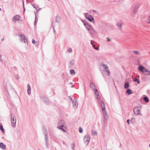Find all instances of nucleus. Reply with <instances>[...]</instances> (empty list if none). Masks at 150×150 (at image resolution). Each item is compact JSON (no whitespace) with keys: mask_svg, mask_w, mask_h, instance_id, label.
<instances>
[{"mask_svg":"<svg viewBox=\"0 0 150 150\" xmlns=\"http://www.w3.org/2000/svg\"><path fill=\"white\" fill-rule=\"evenodd\" d=\"M65 123L64 120H61L59 122L57 125V127L63 131L66 132L67 129V127L65 126Z\"/></svg>","mask_w":150,"mask_h":150,"instance_id":"obj_1","label":"nucleus"},{"mask_svg":"<svg viewBox=\"0 0 150 150\" xmlns=\"http://www.w3.org/2000/svg\"><path fill=\"white\" fill-rule=\"evenodd\" d=\"M101 105L102 110V112L103 114V116L105 120H107L108 119V115L107 112H106L105 110V104L104 102L103 101H102L101 103Z\"/></svg>","mask_w":150,"mask_h":150,"instance_id":"obj_2","label":"nucleus"},{"mask_svg":"<svg viewBox=\"0 0 150 150\" xmlns=\"http://www.w3.org/2000/svg\"><path fill=\"white\" fill-rule=\"evenodd\" d=\"M11 121L12 126L15 127L16 126V118L15 117L13 116L12 114H11Z\"/></svg>","mask_w":150,"mask_h":150,"instance_id":"obj_3","label":"nucleus"},{"mask_svg":"<svg viewBox=\"0 0 150 150\" xmlns=\"http://www.w3.org/2000/svg\"><path fill=\"white\" fill-rule=\"evenodd\" d=\"M41 99L43 102L46 104H48L50 103V101L48 98L46 97L45 96H42L41 97Z\"/></svg>","mask_w":150,"mask_h":150,"instance_id":"obj_4","label":"nucleus"},{"mask_svg":"<svg viewBox=\"0 0 150 150\" xmlns=\"http://www.w3.org/2000/svg\"><path fill=\"white\" fill-rule=\"evenodd\" d=\"M90 137L89 135H87V136H85L84 138V141L85 143L87 145L90 140Z\"/></svg>","mask_w":150,"mask_h":150,"instance_id":"obj_5","label":"nucleus"},{"mask_svg":"<svg viewBox=\"0 0 150 150\" xmlns=\"http://www.w3.org/2000/svg\"><path fill=\"white\" fill-rule=\"evenodd\" d=\"M18 35L20 37L21 40L22 41H23V42L25 43L27 42V40L25 39L26 37L23 34H18Z\"/></svg>","mask_w":150,"mask_h":150,"instance_id":"obj_6","label":"nucleus"},{"mask_svg":"<svg viewBox=\"0 0 150 150\" xmlns=\"http://www.w3.org/2000/svg\"><path fill=\"white\" fill-rule=\"evenodd\" d=\"M139 107V106H137L135 107L133 109V111L134 114L137 115L141 114V113L140 112V110L139 109H138Z\"/></svg>","mask_w":150,"mask_h":150,"instance_id":"obj_7","label":"nucleus"},{"mask_svg":"<svg viewBox=\"0 0 150 150\" xmlns=\"http://www.w3.org/2000/svg\"><path fill=\"white\" fill-rule=\"evenodd\" d=\"M139 6L137 5H135L134 7V9H133V12L132 13V15H134L136 14L138 11V8Z\"/></svg>","mask_w":150,"mask_h":150,"instance_id":"obj_8","label":"nucleus"},{"mask_svg":"<svg viewBox=\"0 0 150 150\" xmlns=\"http://www.w3.org/2000/svg\"><path fill=\"white\" fill-rule=\"evenodd\" d=\"M45 145L46 146V147L47 148H49V144L48 140V134H45Z\"/></svg>","mask_w":150,"mask_h":150,"instance_id":"obj_9","label":"nucleus"},{"mask_svg":"<svg viewBox=\"0 0 150 150\" xmlns=\"http://www.w3.org/2000/svg\"><path fill=\"white\" fill-rule=\"evenodd\" d=\"M20 17V16L18 15H16L15 16L12 18L13 21L14 22H16L17 21H19Z\"/></svg>","mask_w":150,"mask_h":150,"instance_id":"obj_10","label":"nucleus"},{"mask_svg":"<svg viewBox=\"0 0 150 150\" xmlns=\"http://www.w3.org/2000/svg\"><path fill=\"white\" fill-rule=\"evenodd\" d=\"M146 69L145 67H144L142 65H140L138 69L139 71L140 72L144 73Z\"/></svg>","mask_w":150,"mask_h":150,"instance_id":"obj_11","label":"nucleus"},{"mask_svg":"<svg viewBox=\"0 0 150 150\" xmlns=\"http://www.w3.org/2000/svg\"><path fill=\"white\" fill-rule=\"evenodd\" d=\"M86 18L90 22L94 21V18L91 15H90L89 16H86Z\"/></svg>","mask_w":150,"mask_h":150,"instance_id":"obj_12","label":"nucleus"},{"mask_svg":"<svg viewBox=\"0 0 150 150\" xmlns=\"http://www.w3.org/2000/svg\"><path fill=\"white\" fill-rule=\"evenodd\" d=\"M72 103L73 104V107L75 108H76L78 105L77 100H76L75 98H74V99L72 100Z\"/></svg>","mask_w":150,"mask_h":150,"instance_id":"obj_13","label":"nucleus"},{"mask_svg":"<svg viewBox=\"0 0 150 150\" xmlns=\"http://www.w3.org/2000/svg\"><path fill=\"white\" fill-rule=\"evenodd\" d=\"M93 91L95 92V93L97 96L96 98L98 99H99L100 98V96H99L98 90L97 88H95L94 89Z\"/></svg>","mask_w":150,"mask_h":150,"instance_id":"obj_14","label":"nucleus"},{"mask_svg":"<svg viewBox=\"0 0 150 150\" xmlns=\"http://www.w3.org/2000/svg\"><path fill=\"white\" fill-rule=\"evenodd\" d=\"M61 18L60 16H57L56 17L55 21L56 22L59 23L60 22Z\"/></svg>","mask_w":150,"mask_h":150,"instance_id":"obj_15","label":"nucleus"},{"mask_svg":"<svg viewBox=\"0 0 150 150\" xmlns=\"http://www.w3.org/2000/svg\"><path fill=\"white\" fill-rule=\"evenodd\" d=\"M91 44L92 45L94 49H95L96 50H99V46H98L97 47H95V45L94 44V42L93 40H91Z\"/></svg>","mask_w":150,"mask_h":150,"instance_id":"obj_16","label":"nucleus"},{"mask_svg":"<svg viewBox=\"0 0 150 150\" xmlns=\"http://www.w3.org/2000/svg\"><path fill=\"white\" fill-rule=\"evenodd\" d=\"M27 92L28 94L30 95L31 93V87L30 85L28 84L27 86Z\"/></svg>","mask_w":150,"mask_h":150,"instance_id":"obj_17","label":"nucleus"},{"mask_svg":"<svg viewBox=\"0 0 150 150\" xmlns=\"http://www.w3.org/2000/svg\"><path fill=\"white\" fill-rule=\"evenodd\" d=\"M6 145L4 144L3 143L1 142L0 143V147L2 149H5L6 148Z\"/></svg>","mask_w":150,"mask_h":150,"instance_id":"obj_18","label":"nucleus"},{"mask_svg":"<svg viewBox=\"0 0 150 150\" xmlns=\"http://www.w3.org/2000/svg\"><path fill=\"white\" fill-rule=\"evenodd\" d=\"M129 83L128 82H126L124 84V87L125 89H128L129 87Z\"/></svg>","mask_w":150,"mask_h":150,"instance_id":"obj_19","label":"nucleus"},{"mask_svg":"<svg viewBox=\"0 0 150 150\" xmlns=\"http://www.w3.org/2000/svg\"><path fill=\"white\" fill-rule=\"evenodd\" d=\"M144 74L146 75H150V71L146 69L144 73Z\"/></svg>","mask_w":150,"mask_h":150,"instance_id":"obj_20","label":"nucleus"},{"mask_svg":"<svg viewBox=\"0 0 150 150\" xmlns=\"http://www.w3.org/2000/svg\"><path fill=\"white\" fill-rule=\"evenodd\" d=\"M90 87L91 88H93V90L95 88H96V86L94 84L93 82H91L90 83Z\"/></svg>","mask_w":150,"mask_h":150,"instance_id":"obj_21","label":"nucleus"},{"mask_svg":"<svg viewBox=\"0 0 150 150\" xmlns=\"http://www.w3.org/2000/svg\"><path fill=\"white\" fill-rule=\"evenodd\" d=\"M126 92L128 95H130L132 93V91L131 89L128 88L126 91Z\"/></svg>","mask_w":150,"mask_h":150,"instance_id":"obj_22","label":"nucleus"},{"mask_svg":"<svg viewBox=\"0 0 150 150\" xmlns=\"http://www.w3.org/2000/svg\"><path fill=\"white\" fill-rule=\"evenodd\" d=\"M35 21L34 22V25H35L37 23L38 21V19L37 17V15L36 14V13H35Z\"/></svg>","mask_w":150,"mask_h":150,"instance_id":"obj_23","label":"nucleus"},{"mask_svg":"<svg viewBox=\"0 0 150 150\" xmlns=\"http://www.w3.org/2000/svg\"><path fill=\"white\" fill-rule=\"evenodd\" d=\"M54 22V21H53L52 22V24L51 27H52V28L53 29V32L54 33V35H55L56 34V33L55 30V29L54 28V27H55V25H53Z\"/></svg>","mask_w":150,"mask_h":150,"instance_id":"obj_24","label":"nucleus"},{"mask_svg":"<svg viewBox=\"0 0 150 150\" xmlns=\"http://www.w3.org/2000/svg\"><path fill=\"white\" fill-rule=\"evenodd\" d=\"M122 24H123L122 23H121V22H118L117 23V26L118 27H120V30H121V28H122Z\"/></svg>","mask_w":150,"mask_h":150,"instance_id":"obj_25","label":"nucleus"},{"mask_svg":"<svg viewBox=\"0 0 150 150\" xmlns=\"http://www.w3.org/2000/svg\"><path fill=\"white\" fill-rule=\"evenodd\" d=\"M0 129L2 133L4 132L5 130L3 128V125L1 124H0Z\"/></svg>","mask_w":150,"mask_h":150,"instance_id":"obj_26","label":"nucleus"},{"mask_svg":"<svg viewBox=\"0 0 150 150\" xmlns=\"http://www.w3.org/2000/svg\"><path fill=\"white\" fill-rule=\"evenodd\" d=\"M144 100L145 102L146 103H148L149 101V99L146 96H145L144 98Z\"/></svg>","mask_w":150,"mask_h":150,"instance_id":"obj_27","label":"nucleus"},{"mask_svg":"<svg viewBox=\"0 0 150 150\" xmlns=\"http://www.w3.org/2000/svg\"><path fill=\"white\" fill-rule=\"evenodd\" d=\"M133 81L137 82L138 84H139L140 83L139 79L137 78H134L133 79Z\"/></svg>","mask_w":150,"mask_h":150,"instance_id":"obj_28","label":"nucleus"},{"mask_svg":"<svg viewBox=\"0 0 150 150\" xmlns=\"http://www.w3.org/2000/svg\"><path fill=\"white\" fill-rule=\"evenodd\" d=\"M91 132H92V135H97V132L96 131L92 130L91 131Z\"/></svg>","mask_w":150,"mask_h":150,"instance_id":"obj_29","label":"nucleus"},{"mask_svg":"<svg viewBox=\"0 0 150 150\" xmlns=\"http://www.w3.org/2000/svg\"><path fill=\"white\" fill-rule=\"evenodd\" d=\"M101 66L103 67L105 70L108 69V68L107 65L102 63Z\"/></svg>","mask_w":150,"mask_h":150,"instance_id":"obj_30","label":"nucleus"},{"mask_svg":"<svg viewBox=\"0 0 150 150\" xmlns=\"http://www.w3.org/2000/svg\"><path fill=\"white\" fill-rule=\"evenodd\" d=\"M70 73L72 75H74L75 74V71L73 69H71L70 70Z\"/></svg>","mask_w":150,"mask_h":150,"instance_id":"obj_31","label":"nucleus"},{"mask_svg":"<svg viewBox=\"0 0 150 150\" xmlns=\"http://www.w3.org/2000/svg\"><path fill=\"white\" fill-rule=\"evenodd\" d=\"M146 22L147 23L150 24V15L146 19Z\"/></svg>","mask_w":150,"mask_h":150,"instance_id":"obj_32","label":"nucleus"},{"mask_svg":"<svg viewBox=\"0 0 150 150\" xmlns=\"http://www.w3.org/2000/svg\"><path fill=\"white\" fill-rule=\"evenodd\" d=\"M133 52L136 55H138L139 54V53L138 51H133Z\"/></svg>","mask_w":150,"mask_h":150,"instance_id":"obj_33","label":"nucleus"},{"mask_svg":"<svg viewBox=\"0 0 150 150\" xmlns=\"http://www.w3.org/2000/svg\"><path fill=\"white\" fill-rule=\"evenodd\" d=\"M70 63L71 65H74V59H72L70 61Z\"/></svg>","mask_w":150,"mask_h":150,"instance_id":"obj_34","label":"nucleus"},{"mask_svg":"<svg viewBox=\"0 0 150 150\" xmlns=\"http://www.w3.org/2000/svg\"><path fill=\"white\" fill-rule=\"evenodd\" d=\"M106 72L107 73V75L109 76L110 74V72L109 69H107L105 70Z\"/></svg>","mask_w":150,"mask_h":150,"instance_id":"obj_35","label":"nucleus"},{"mask_svg":"<svg viewBox=\"0 0 150 150\" xmlns=\"http://www.w3.org/2000/svg\"><path fill=\"white\" fill-rule=\"evenodd\" d=\"M90 28H91V29H90L91 31H90V32L91 33H93L92 32H94V30L91 26V27H90Z\"/></svg>","mask_w":150,"mask_h":150,"instance_id":"obj_36","label":"nucleus"},{"mask_svg":"<svg viewBox=\"0 0 150 150\" xmlns=\"http://www.w3.org/2000/svg\"><path fill=\"white\" fill-rule=\"evenodd\" d=\"M79 132L81 133H82L83 132V129L81 127H79Z\"/></svg>","mask_w":150,"mask_h":150,"instance_id":"obj_37","label":"nucleus"},{"mask_svg":"<svg viewBox=\"0 0 150 150\" xmlns=\"http://www.w3.org/2000/svg\"><path fill=\"white\" fill-rule=\"evenodd\" d=\"M71 149H72V150H74L75 147V145L73 143L72 144H71Z\"/></svg>","mask_w":150,"mask_h":150,"instance_id":"obj_38","label":"nucleus"},{"mask_svg":"<svg viewBox=\"0 0 150 150\" xmlns=\"http://www.w3.org/2000/svg\"><path fill=\"white\" fill-rule=\"evenodd\" d=\"M42 132L43 133H44V135L45 134H48V133L46 130V129H44L42 131Z\"/></svg>","mask_w":150,"mask_h":150,"instance_id":"obj_39","label":"nucleus"},{"mask_svg":"<svg viewBox=\"0 0 150 150\" xmlns=\"http://www.w3.org/2000/svg\"><path fill=\"white\" fill-rule=\"evenodd\" d=\"M31 4L36 10H37V8H39L38 7L35 6L34 4Z\"/></svg>","mask_w":150,"mask_h":150,"instance_id":"obj_40","label":"nucleus"},{"mask_svg":"<svg viewBox=\"0 0 150 150\" xmlns=\"http://www.w3.org/2000/svg\"><path fill=\"white\" fill-rule=\"evenodd\" d=\"M92 11L94 13H96L97 14H98V12L96 10H92Z\"/></svg>","mask_w":150,"mask_h":150,"instance_id":"obj_41","label":"nucleus"},{"mask_svg":"<svg viewBox=\"0 0 150 150\" xmlns=\"http://www.w3.org/2000/svg\"><path fill=\"white\" fill-rule=\"evenodd\" d=\"M86 28L87 29V28H88L89 27H91V25L89 24H87V25H86V26H85Z\"/></svg>","mask_w":150,"mask_h":150,"instance_id":"obj_42","label":"nucleus"},{"mask_svg":"<svg viewBox=\"0 0 150 150\" xmlns=\"http://www.w3.org/2000/svg\"><path fill=\"white\" fill-rule=\"evenodd\" d=\"M134 117H132L131 120V122L132 123H133L134 121Z\"/></svg>","mask_w":150,"mask_h":150,"instance_id":"obj_43","label":"nucleus"},{"mask_svg":"<svg viewBox=\"0 0 150 150\" xmlns=\"http://www.w3.org/2000/svg\"><path fill=\"white\" fill-rule=\"evenodd\" d=\"M68 52H72V49L71 48H69L68 50Z\"/></svg>","mask_w":150,"mask_h":150,"instance_id":"obj_44","label":"nucleus"},{"mask_svg":"<svg viewBox=\"0 0 150 150\" xmlns=\"http://www.w3.org/2000/svg\"><path fill=\"white\" fill-rule=\"evenodd\" d=\"M62 143H63V144L65 145L66 146H67V144L66 143V142H65L64 141H63L62 142Z\"/></svg>","mask_w":150,"mask_h":150,"instance_id":"obj_45","label":"nucleus"},{"mask_svg":"<svg viewBox=\"0 0 150 150\" xmlns=\"http://www.w3.org/2000/svg\"><path fill=\"white\" fill-rule=\"evenodd\" d=\"M81 21L83 24L86 23V22H87V21L86 20H81Z\"/></svg>","mask_w":150,"mask_h":150,"instance_id":"obj_46","label":"nucleus"},{"mask_svg":"<svg viewBox=\"0 0 150 150\" xmlns=\"http://www.w3.org/2000/svg\"><path fill=\"white\" fill-rule=\"evenodd\" d=\"M23 13L24 14L25 11V8L24 7V5H23Z\"/></svg>","mask_w":150,"mask_h":150,"instance_id":"obj_47","label":"nucleus"},{"mask_svg":"<svg viewBox=\"0 0 150 150\" xmlns=\"http://www.w3.org/2000/svg\"><path fill=\"white\" fill-rule=\"evenodd\" d=\"M35 41L34 39H33L32 40V42L33 44H35Z\"/></svg>","mask_w":150,"mask_h":150,"instance_id":"obj_48","label":"nucleus"},{"mask_svg":"<svg viewBox=\"0 0 150 150\" xmlns=\"http://www.w3.org/2000/svg\"><path fill=\"white\" fill-rule=\"evenodd\" d=\"M89 24L87 22H86V23H84L83 24L85 26H86V25H87V24Z\"/></svg>","mask_w":150,"mask_h":150,"instance_id":"obj_49","label":"nucleus"},{"mask_svg":"<svg viewBox=\"0 0 150 150\" xmlns=\"http://www.w3.org/2000/svg\"><path fill=\"white\" fill-rule=\"evenodd\" d=\"M35 44L36 46H38L39 45V42H35Z\"/></svg>","mask_w":150,"mask_h":150,"instance_id":"obj_50","label":"nucleus"},{"mask_svg":"<svg viewBox=\"0 0 150 150\" xmlns=\"http://www.w3.org/2000/svg\"><path fill=\"white\" fill-rule=\"evenodd\" d=\"M41 9V8H39V9H38V8H37V10H36V13H38V11L40 10Z\"/></svg>","mask_w":150,"mask_h":150,"instance_id":"obj_51","label":"nucleus"},{"mask_svg":"<svg viewBox=\"0 0 150 150\" xmlns=\"http://www.w3.org/2000/svg\"><path fill=\"white\" fill-rule=\"evenodd\" d=\"M129 119H128L127 120V123L129 125Z\"/></svg>","mask_w":150,"mask_h":150,"instance_id":"obj_52","label":"nucleus"},{"mask_svg":"<svg viewBox=\"0 0 150 150\" xmlns=\"http://www.w3.org/2000/svg\"><path fill=\"white\" fill-rule=\"evenodd\" d=\"M46 129L45 127L44 126H43L42 127V131L44 129Z\"/></svg>","mask_w":150,"mask_h":150,"instance_id":"obj_53","label":"nucleus"},{"mask_svg":"<svg viewBox=\"0 0 150 150\" xmlns=\"http://www.w3.org/2000/svg\"><path fill=\"white\" fill-rule=\"evenodd\" d=\"M1 57V54H0V61L1 62H3V61Z\"/></svg>","mask_w":150,"mask_h":150,"instance_id":"obj_54","label":"nucleus"},{"mask_svg":"<svg viewBox=\"0 0 150 150\" xmlns=\"http://www.w3.org/2000/svg\"><path fill=\"white\" fill-rule=\"evenodd\" d=\"M106 126H107V123L106 122H105L104 123V126L106 127Z\"/></svg>","mask_w":150,"mask_h":150,"instance_id":"obj_55","label":"nucleus"},{"mask_svg":"<svg viewBox=\"0 0 150 150\" xmlns=\"http://www.w3.org/2000/svg\"><path fill=\"white\" fill-rule=\"evenodd\" d=\"M107 40L108 41H110L111 40V39H110L108 37L107 38Z\"/></svg>","mask_w":150,"mask_h":150,"instance_id":"obj_56","label":"nucleus"},{"mask_svg":"<svg viewBox=\"0 0 150 150\" xmlns=\"http://www.w3.org/2000/svg\"><path fill=\"white\" fill-rule=\"evenodd\" d=\"M18 76H16L15 77V78L17 79H18Z\"/></svg>","mask_w":150,"mask_h":150,"instance_id":"obj_57","label":"nucleus"},{"mask_svg":"<svg viewBox=\"0 0 150 150\" xmlns=\"http://www.w3.org/2000/svg\"><path fill=\"white\" fill-rule=\"evenodd\" d=\"M87 29L88 30V31H90V30L91 28L89 27L87 28Z\"/></svg>","mask_w":150,"mask_h":150,"instance_id":"obj_58","label":"nucleus"},{"mask_svg":"<svg viewBox=\"0 0 150 150\" xmlns=\"http://www.w3.org/2000/svg\"><path fill=\"white\" fill-rule=\"evenodd\" d=\"M88 14V13H84V15L85 17H86V15Z\"/></svg>","mask_w":150,"mask_h":150,"instance_id":"obj_59","label":"nucleus"},{"mask_svg":"<svg viewBox=\"0 0 150 150\" xmlns=\"http://www.w3.org/2000/svg\"><path fill=\"white\" fill-rule=\"evenodd\" d=\"M4 40V38H3L1 39V40L3 41V40Z\"/></svg>","mask_w":150,"mask_h":150,"instance_id":"obj_60","label":"nucleus"},{"mask_svg":"<svg viewBox=\"0 0 150 150\" xmlns=\"http://www.w3.org/2000/svg\"><path fill=\"white\" fill-rule=\"evenodd\" d=\"M22 2H23V5H24V1H23H23H22Z\"/></svg>","mask_w":150,"mask_h":150,"instance_id":"obj_61","label":"nucleus"},{"mask_svg":"<svg viewBox=\"0 0 150 150\" xmlns=\"http://www.w3.org/2000/svg\"><path fill=\"white\" fill-rule=\"evenodd\" d=\"M74 85H72V86H71V87L73 88L74 87Z\"/></svg>","mask_w":150,"mask_h":150,"instance_id":"obj_62","label":"nucleus"},{"mask_svg":"<svg viewBox=\"0 0 150 150\" xmlns=\"http://www.w3.org/2000/svg\"><path fill=\"white\" fill-rule=\"evenodd\" d=\"M14 68L15 69H16V67H14Z\"/></svg>","mask_w":150,"mask_h":150,"instance_id":"obj_63","label":"nucleus"},{"mask_svg":"<svg viewBox=\"0 0 150 150\" xmlns=\"http://www.w3.org/2000/svg\"><path fill=\"white\" fill-rule=\"evenodd\" d=\"M70 100H71V101H72V100L71 98H70Z\"/></svg>","mask_w":150,"mask_h":150,"instance_id":"obj_64","label":"nucleus"}]
</instances>
